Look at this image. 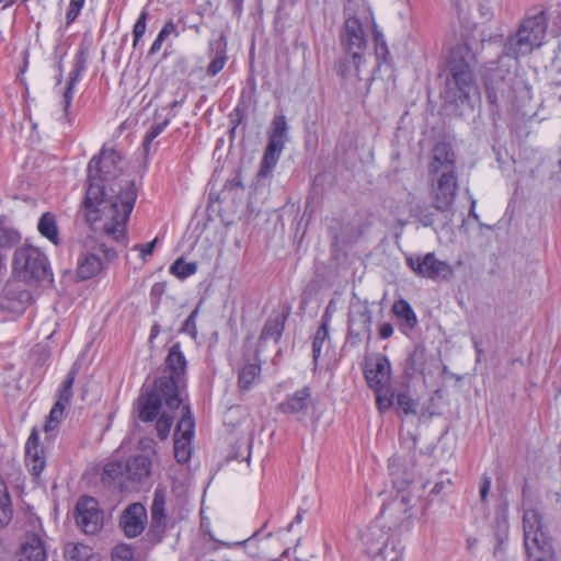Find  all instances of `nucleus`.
Returning a JSON list of instances; mask_svg holds the SVG:
<instances>
[{
    "mask_svg": "<svg viewBox=\"0 0 561 561\" xmlns=\"http://www.w3.org/2000/svg\"><path fill=\"white\" fill-rule=\"evenodd\" d=\"M123 170L122 154L104 146L99 158H92L88 164L84 199L87 220L91 225L100 221L104 233L122 243L125 242L126 222L137 198L134 182L119 180Z\"/></svg>",
    "mask_w": 561,
    "mask_h": 561,
    "instance_id": "nucleus-1",
    "label": "nucleus"
},
{
    "mask_svg": "<svg viewBox=\"0 0 561 561\" xmlns=\"http://www.w3.org/2000/svg\"><path fill=\"white\" fill-rule=\"evenodd\" d=\"M548 27V16L543 10L528 13L522 21L515 35L508 37L505 45V55L500 57L503 65H518V58L531 54L543 45Z\"/></svg>",
    "mask_w": 561,
    "mask_h": 561,
    "instance_id": "nucleus-2",
    "label": "nucleus"
},
{
    "mask_svg": "<svg viewBox=\"0 0 561 561\" xmlns=\"http://www.w3.org/2000/svg\"><path fill=\"white\" fill-rule=\"evenodd\" d=\"M365 378L375 391L377 408L385 412L394 404V394L390 387L391 366L389 359L377 354L365 364Z\"/></svg>",
    "mask_w": 561,
    "mask_h": 561,
    "instance_id": "nucleus-3",
    "label": "nucleus"
},
{
    "mask_svg": "<svg viewBox=\"0 0 561 561\" xmlns=\"http://www.w3.org/2000/svg\"><path fill=\"white\" fill-rule=\"evenodd\" d=\"M165 365L169 376H161L156 379L157 389L165 397V404L169 409H179L183 402L180 396V386L182 377L186 369V359L180 350L179 344H174L165 358Z\"/></svg>",
    "mask_w": 561,
    "mask_h": 561,
    "instance_id": "nucleus-4",
    "label": "nucleus"
},
{
    "mask_svg": "<svg viewBox=\"0 0 561 561\" xmlns=\"http://www.w3.org/2000/svg\"><path fill=\"white\" fill-rule=\"evenodd\" d=\"M13 271L23 282H41L50 278L47 257L37 248L31 245L15 250Z\"/></svg>",
    "mask_w": 561,
    "mask_h": 561,
    "instance_id": "nucleus-5",
    "label": "nucleus"
},
{
    "mask_svg": "<svg viewBox=\"0 0 561 561\" xmlns=\"http://www.w3.org/2000/svg\"><path fill=\"white\" fill-rule=\"evenodd\" d=\"M499 66L491 70L485 81L486 96L489 102L494 106L507 105L514 101V75L508 68H516L512 62L511 66L503 65L497 61Z\"/></svg>",
    "mask_w": 561,
    "mask_h": 561,
    "instance_id": "nucleus-6",
    "label": "nucleus"
},
{
    "mask_svg": "<svg viewBox=\"0 0 561 561\" xmlns=\"http://www.w3.org/2000/svg\"><path fill=\"white\" fill-rule=\"evenodd\" d=\"M111 261L117 256L115 250L93 239L87 240L77 262V277L81 280L96 276L103 268L102 257Z\"/></svg>",
    "mask_w": 561,
    "mask_h": 561,
    "instance_id": "nucleus-7",
    "label": "nucleus"
},
{
    "mask_svg": "<svg viewBox=\"0 0 561 561\" xmlns=\"http://www.w3.org/2000/svg\"><path fill=\"white\" fill-rule=\"evenodd\" d=\"M451 78L447 85L449 91H455L454 100L469 101L471 98H479L480 92L473 78L470 65L462 58L457 60L456 54L450 61Z\"/></svg>",
    "mask_w": 561,
    "mask_h": 561,
    "instance_id": "nucleus-8",
    "label": "nucleus"
},
{
    "mask_svg": "<svg viewBox=\"0 0 561 561\" xmlns=\"http://www.w3.org/2000/svg\"><path fill=\"white\" fill-rule=\"evenodd\" d=\"M524 545L528 558L535 554V551H541L542 554L551 552V543L542 531V518L537 510L529 508L524 512Z\"/></svg>",
    "mask_w": 561,
    "mask_h": 561,
    "instance_id": "nucleus-9",
    "label": "nucleus"
},
{
    "mask_svg": "<svg viewBox=\"0 0 561 561\" xmlns=\"http://www.w3.org/2000/svg\"><path fill=\"white\" fill-rule=\"evenodd\" d=\"M287 121L284 115L275 116L272 121L268 144L263 154L260 176H267L278 162L280 153L285 147V139L287 135Z\"/></svg>",
    "mask_w": 561,
    "mask_h": 561,
    "instance_id": "nucleus-10",
    "label": "nucleus"
},
{
    "mask_svg": "<svg viewBox=\"0 0 561 561\" xmlns=\"http://www.w3.org/2000/svg\"><path fill=\"white\" fill-rule=\"evenodd\" d=\"M458 192L457 175H430V197L433 207L438 211H449Z\"/></svg>",
    "mask_w": 561,
    "mask_h": 561,
    "instance_id": "nucleus-11",
    "label": "nucleus"
},
{
    "mask_svg": "<svg viewBox=\"0 0 561 561\" xmlns=\"http://www.w3.org/2000/svg\"><path fill=\"white\" fill-rule=\"evenodd\" d=\"M407 262L415 274L430 279L448 280L455 273L454 267L448 262L438 260L433 252L410 256Z\"/></svg>",
    "mask_w": 561,
    "mask_h": 561,
    "instance_id": "nucleus-12",
    "label": "nucleus"
},
{
    "mask_svg": "<svg viewBox=\"0 0 561 561\" xmlns=\"http://www.w3.org/2000/svg\"><path fill=\"white\" fill-rule=\"evenodd\" d=\"M342 43L348 54L352 55L354 65L358 72L359 66L363 61V53L366 47L365 33L358 16L347 13V18L344 23Z\"/></svg>",
    "mask_w": 561,
    "mask_h": 561,
    "instance_id": "nucleus-13",
    "label": "nucleus"
},
{
    "mask_svg": "<svg viewBox=\"0 0 561 561\" xmlns=\"http://www.w3.org/2000/svg\"><path fill=\"white\" fill-rule=\"evenodd\" d=\"M195 422L188 407L183 408V415L174 433V457L180 463H185L192 456V439L194 437Z\"/></svg>",
    "mask_w": 561,
    "mask_h": 561,
    "instance_id": "nucleus-14",
    "label": "nucleus"
},
{
    "mask_svg": "<svg viewBox=\"0 0 561 561\" xmlns=\"http://www.w3.org/2000/svg\"><path fill=\"white\" fill-rule=\"evenodd\" d=\"M76 523L88 535L96 534L103 525V514L95 499L80 497L76 505Z\"/></svg>",
    "mask_w": 561,
    "mask_h": 561,
    "instance_id": "nucleus-15",
    "label": "nucleus"
},
{
    "mask_svg": "<svg viewBox=\"0 0 561 561\" xmlns=\"http://www.w3.org/2000/svg\"><path fill=\"white\" fill-rule=\"evenodd\" d=\"M32 301V295L22 279L9 280L2 290L0 307L11 313H22Z\"/></svg>",
    "mask_w": 561,
    "mask_h": 561,
    "instance_id": "nucleus-16",
    "label": "nucleus"
},
{
    "mask_svg": "<svg viewBox=\"0 0 561 561\" xmlns=\"http://www.w3.org/2000/svg\"><path fill=\"white\" fill-rule=\"evenodd\" d=\"M371 335V313L365 306H354L348 314V340L352 344H358L363 336L367 341Z\"/></svg>",
    "mask_w": 561,
    "mask_h": 561,
    "instance_id": "nucleus-17",
    "label": "nucleus"
},
{
    "mask_svg": "<svg viewBox=\"0 0 561 561\" xmlns=\"http://www.w3.org/2000/svg\"><path fill=\"white\" fill-rule=\"evenodd\" d=\"M456 174V158L448 144H437L433 149V158L428 167V175Z\"/></svg>",
    "mask_w": 561,
    "mask_h": 561,
    "instance_id": "nucleus-18",
    "label": "nucleus"
},
{
    "mask_svg": "<svg viewBox=\"0 0 561 561\" xmlns=\"http://www.w3.org/2000/svg\"><path fill=\"white\" fill-rule=\"evenodd\" d=\"M146 522L147 511L145 506L140 503H134L124 511L119 524L124 534L129 538H134L142 533Z\"/></svg>",
    "mask_w": 561,
    "mask_h": 561,
    "instance_id": "nucleus-19",
    "label": "nucleus"
},
{
    "mask_svg": "<svg viewBox=\"0 0 561 561\" xmlns=\"http://www.w3.org/2000/svg\"><path fill=\"white\" fill-rule=\"evenodd\" d=\"M25 462L34 477H39L46 467L44 448L39 445L38 433L33 430L25 444Z\"/></svg>",
    "mask_w": 561,
    "mask_h": 561,
    "instance_id": "nucleus-20",
    "label": "nucleus"
},
{
    "mask_svg": "<svg viewBox=\"0 0 561 561\" xmlns=\"http://www.w3.org/2000/svg\"><path fill=\"white\" fill-rule=\"evenodd\" d=\"M15 561H47L43 539L37 534L26 535L15 556Z\"/></svg>",
    "mask_w": 561,
    "mask_h": 561,
    "instance_id": "nucleus-21",
    "label": "nucleus"
},
{
    "mask_svg": "<svg viewBox=\"0 0 561 561\" xmlns=\"http://www.w3.org/2000/svg\"><path fill=\"white\" fill-rule=\"evenodd\" d=\"M311 407V390L304 387L288 394L287 398L279 403L278 410L284 414H305Z\"/></svg>",
    "mask_w": 561,
    "mask_h": 561,
    "instance_id": "nucleus-22",
    "label": "nucleus"
},
{
    "mask_svg": "<svg viewBox=\"0 0 561 561\" xmlns=\"http://www.w3.org/2000/svg\"><path fill=\"white\" fill-rule=\"evenodd\" d=\"M162 399L165 400V397L157 389V381L154 380L153 389L147 394H142L138 400L139 419L144 422L152 421L159 412Z\"/></svg>",
    "mask_w": 561,
    "mask_h": 561,
    "instance_id": "nucleus-23",
    "label": "nucleus"
},
{
    "mask_svg": "<svg viewBox=\"0 0 561 561\" xmlns=\"http://www.w3.org/2000/svg\"><path fill=\"white\" fill-rule=\"evenodd\" d=\"M151 462L146 456L130 458L125 465L128 479L141 481L150 474Z\"/></svg>",
    "mask_w": 561,
    "mask_h": 561,
    "instance_id": "nucleus-24",
    "label": "nucleus"
},
{
    "mask_svg": "<svg viewBox=\"0 0 561 561\" xmlns=\"http://www.w3.org/2000/svg\"><path fill=\"white\" fill-rule=\"evenodd\" d=\"M362 539L364 543L367 546V552L370 556L375 557L377 551H374L373 547L383 546V542H386L389 539V536L386 531H383L380 524L376 522L367 527L365 533L362 535Z\"/></svg>",
    "mask_w": 561,
    "mask_h": 561,
    "instance_id": "nucleus-25",
    "label": "nucleus"
},
{
    "mask_svg": "<svg viewBox=\"0 0 561 561\" xmlns=\"http://www.w3.org/2000/svg\"><path fill=\"white\" fill-rule=\"evenodd\" d=\"M261 366L257 363L244 364L238 375V387L241 391H248L260 380Z\"/></svg>",
    "mask_w": 561,
    "mask_h": 561,
    "instance_id": "nucleus-26",
    "label": "nucleus"
},
{
    "mask_svg": "<svg viewBox=\"0 0 561 561\" xmlns=\"http://www.w3.org/2000/svg\"><path fill=\"white\" fill-rule=\"evenodd\" d=\"M165 502L167 489L158 486L154 490L153 501L151 505L152 523L157 526H163L165 522Z\"/></svg>",
    "mask_w": 561,
    "mask_h": 561,
    "instance_id": "nucleus-27",
    "label": "nucleus"
},
{
    "mask_svg": "<svg viewBox=\"0 0 561 561\" xmlns=\"http://www.w3.org/2000/svg\"><path fill=\"white\" fill-rule=\"evenodd\" d=\"M84 62H85V55H84L83 51H81V53H79L77 55L76 67H75V69L70 73L68 85H67V88H66V90L64 92V95H62V105H64L65 112H67L68 108L70 107V104H71V101H72V96H73V92H72L73 85L77 82L78 77L80 76V73L84 69Z\"/></svg>",
    "mask_w": 561,
    "mask_h": 561,
    "instance_id": "nucleus-28",
    "label": "nucleus"
},
{
    "mask_svg": "<svg viewBox=\"0 0 561 561\" xmlns=\"http://www.w3.org/2000/svg\"><path fill=\"white\" fill-rule=\"evenodd\" d=\"M37 229L43 237L47 238L54 244L59 243L57 221L51 213L42 215L37 224Z\"/></svg>",
    "mask_w": 561,
    "mask_h": 561,
    "instance_id": "nucleus-29",
    "label": "nucleus"
},
{
    "mask_svg": "<svg viewBox=\"0 0 561 561\" xmlns=\"http://www.w3.org/2000/svg\"><path fill=\"white\" fill-rule=\"evenodd\" d=\"M285 320V316L280 314L268 318L263 327L260 339L262 341L279 340L284 331Z\"/></svg>",
    "mask_w": 561,
    "mask_h": 561,
    "instance_id": "nucleus-30",
    "label": "nucleus"
},
{
    "mask_svg": "<svg viewBox=\"0 0 561 561\" xmlns=\"http://www.w3.org/2000/svg\"><path fill=\"white\" fill-rule=\"evenodd\" d=\"M12 513L13 510L8 486L0 477V527H3L10 522Z\"/></svg>",
    "mask_w": 561,
    "mask_h": 561,
    "instance_id": "nucleus-31",
    "label": "nucleus"
},
{
    "mask_svg": "<svg viewBox=\"0 0 561 561\" xmlns=\"http://www.w3.org/2000/svg\"><path fill=\"white\" fill-rule=\"evenodd\" d=\"M392 310H393V313L398 318H400L404 321L405 325L409 329L415 328V325L417 323V319H416L415 312L413 311L411 305L407 300L400 299V300L396 301L393 304Z\"/></svg>",
    "mask_w": 561,
    "mask_h": 561,
    "instance_id": "nucleus-32",
    "label": "nucleus"
},
{
    "mask_svg": "<svg viewBox=\"0 0 561 561\" xmlns=\"http://www.w3.org/2000/svg\"><path fill=\"white\" fill-rule=\"evenodd\" d=\"M66 407L60 403H55L53 409L47 416L46 423L44 425V432L49 436H54L56 430L58 428L61 420L64 419V412Z\"/></svg>",
    "mask_w": 561,
    "mask_h": 561,
    "instance_id": "nucleus-33",
    "label": "nucleus"
},
{
    "mask_svg": "<svg viewBox=\"0 0 561 561\" xmlns=\"http://www.w3.org/2000/svg\"><path fill=\"white\" fill-rule=\"evenodd\" d=\"M373 550L377 551L375 557L380 556L383 561H399L402 556V550L394 542H389V539L381 547H373Z\"/></svg>",
    "mask_w": 561,
    "mask_h": 561,
    "instance_id": "nucleus-34",
    "label": "nucleus"
},
{
    "mask_svg": "<svg viewBox=\"0 0 561 561\" xmlns=\"http://www.w3.org/2000/svg\"><path fill=\"white\" fill-rule=\"evenodd\" d=\"M197 271V264L194 262H186L183 259H178L171 266L170 272L176 277L184 279Z\"/></svg>",
    "mask_w": 561,
    "mask_h": 561,
    "instance_id": "nucleus-35",
    "label": "nucleus"
},
{
    "mask_svg": "<svg viewBox=\"0 0 561 561\" xmlns=\"http://www.w3.org/2000/svg\"><path fill=\"white\" fill-rule=\"evenodd\" d=\"M329 340V330L327 323H323L316 332L312 342L313 362L317 363L321 356L322 348Z\"/></svg>",
    "mask_w": 561,
    "mask_h": 561,
    "instance_id": "nucleus-36",
    "label": "nucleus"
},
{
    "mask_svg": "<svg viewBox=\"0 0 561 561\" xmlns=\"http://www.w3.org/2000/svg\"><path fill=\"white\" fill-rule=\"evenodd\" d=\"M76 370H70L62 382L61 389L59 390L58 399L56 403H60L64 407H67L70 403L72 398V385L75 382Z\"/></svg>",
    "mask_w": 561,
    "mask_h": 561,
    "instance_id": "nucleus-37",
    "label": "nucleus"
},
{
    "mask_svg": "<svg viewBox=\"0 0 561 561\" xmlns=\"http://www.w3.org/2000/svg\"><path fill=\"white\" fill-rule=\"evenodd\" d=\"M112 561H139L133 548L126 543H119L112 549Z\"/></svg>",
    "mask_w": 561,
    "mask_h": 561,
    "instance_id": "nucleus-38",
    "label": "nucleus"
},
{
    "mask_svg": "<svg viewBox=\"0 0 561 561\" xmlns=\"http://www.w3.org/2000/svg\"><path fill=\"white\" fill-rule=\"evenodd\" d=\"M66 554L75 561H88L91 557V550L84 545H73L67 547Z\"/></svg>",
    "mask_w": 561,
    "mask_h": 561,
    "instance_id": "nucleus-39",
    "label": "nucleus"
},
{
    "mask_svg": "<svg viewBox=\"0 0 561 561\" xmlns=\"http://www.w3.org/2000/svg\"><path fill=\"white\" fill-rule=\"evenodd\" d=\"M169 119H164L161 123H157L150 126L144 138V148L149 151L151 142L164 130L168 126Z\"/></svg>",
    "mask_w": 561,
    "mask_h": 561,
    "instance_id": "nucleus-40",
    "label": "nucleus"
},
{
    "mask_svg": "<svg viewBox=\"0 0 561 561\" xmlns=\"http://www.w3.org/2000/svg\"><path fill=\"white\" fill-rule=\"evenodd\" d=\"M453 491V481L447 473H440L439 480H437L431 490L432 494L446 495Z\"/></svg>",
    "mask_w": 561,
    "mask_h": 561,
    "instance_id": "nucleus-41",
    "label": "nucleus"
},
{
    "mask_svg": "<svg viewBox=\"0 0 561 561\" xmlns=\"http://www.w3.org/2000/svg\"><path fill=\"white\" fill-rule=\"evenodd\" d=\"M173 424V417L168 415L167 413H162L160 417L157 420L156 430L158 436L161 439H165L169 436L170 430Z\"/></svg>",
    "mask_w": 561,
    "mask_h": 561,
    "instance_id": "nucleus-42",
    "label": "nucleus"
},
{
    "mask_svg": "<svg viewBox=\"0 0 561 561\" xmlns=\"http://www.w3.org/2000/svg\"><path fill=\"white\" fill-rule=\"evenodd\" d=\"M147 18L148 13L147 11H142L136 21L134 28H133V36H134V46L137 45L138 41L144 36L147 28Z\"/></svg>",
    "mask_w": 561,
    "mask_h": 561,
    "instance_id": "nucleus-43",
    "label": "nucleus"
},
{
    "mask_svg": "<svg viewBox=\"0 0 561 561\" xmlns=\"http://www.w3.org/2000/svg\"><path fill=\"white\" fill-rule=\"evenodd\" d=\"M396 402L404 414L415 413L416 403L407 393H399L396 398Z\"/></svg>",
    "mask_w": 561,
    "mask_h": 561,
    "instance_id": "nucleus-44",
    "label": "nucleus"
},
{
    "mask_svg": "<svg viewBox=\"0 0 561 561\" xmlns=\"http://www.w3.org/2000/svg\"><path fill=\"white\" fill-rule=\"evenodd\" d=\"M124 469L125 466H123V463L112 461L104 466L103 476L110 480H115L123 473Z\"/></svg>",
    "mask_w": 561,
    "mask_h": 561,
    "instance_id": "nucleus-45",
    "label": "nucleus"
},
{
    "mask_svg": "<svg viewBox=\"0 0 561 561\" xmlns=\"http://www.w3.org/2000/svg\"><path fill=\"white\" fill-rule=\"evenodd\" d=\"M226 61H227V56L224 53L218 54L215 57V59H213L207 67L208 76L214 77L217 73H219L224 69Z\"/></svg>",
    "mask_w": 561,
    "mask_h": 561,
    "instance_id": "nucleus-46",
    "label": "nucleus"
},
{
    "mask_svg": "<svg viewBox=\"0 0 561 561\" xmlns=\"http://www.w3.org/2000/svg\"><path fill=\"white\" fill-rule=\"evenodd\" d=\"M157 241H158V239L156 238V239H153L152 241H150L148 243L136 244L133 248V250L134 251H138L140 257L144 261H146L147 257L150 256L153 253V250L156 248Z\"/></svg>",
    "mask_w": 561,
    "mask_h": 561,
    "instance_id": "nucleus-47",
    "label": "nucleus"
},
{
    "mask_svg": "<svg viewBox=\"0 0 561 561\" xmlns=\"http://www.w3.org/2000/svg\"><path fill=\"white\" fill-rule=\"evenodd\" d=\"M197 313H198L197 310L192 311L191 314L188 316V318L185 320V322L183 324V329H182L183 332L190 334L192 337H195L197 334V329H196Z\"/></svg>",
    "mask_w": 561,
    "mask_h": 561,
    "instance_id": "nucleus-48",
    "label": "nucleus"
},
{
    "mask_svg": "<svg viewBox=\"0 0 561 561\" xmlns=\"http://www.w3.org/2000/svg\"><path fill=\"white\" fill-rule=\"evenodd\" d=\"M391 473L394 477L393 483L398 488V490L403 489V486L405 484H409L412 481V474L411 473H408L402 482L399 481V478L397 477L398 476V468L396 467L394 463L391 465Z\"/></svg>",
    "mask_w": 561,
    "mask_h": 561,
    "instance_id": "nucleus-49",
    "label": "nucleus"
},
{
    "mask_svg": "<svg viewBox=\"0 0 561 561\" xmlns=\"http://www.w3.org/2000/svg\"><path fill=\"white\" fill-rule=\"evenodd\" d=\"M159 35L162 36L163 38H167L170 35L178 36L179 35L178 28H176V25L173 23V21L167 22L163 25V27L161 28V31L159 32Z\"/></svg>",
    "mask_w": 561,
    "mask_h": 561,
    "instance_id": "nucleus-50",
    "label": "nucleus"
},
{
    "mask_svg": "<svg viewBox=\"0 0 561 561\" xmlns=\"http://www.w3.org/2000/svg\"><path fill=\"white\" fill-rule=\"evenodd\" d=\"M376 51L378 56H385L387 53L386 42L379 32L375 33Z\"/></svg>",
    "mask_w": 561,
    "mask_h": 561,
    "instance_id": "nucleus-51",
    "label": "nucleus"
},
{
    "mask_svg": "<svg viewBox=\"0 0 561 561\" xmlns=\"http://www.w3.org/2000/svg\"><path fill=\"white\" fill-rule=\"evenodd\" d=\"M81 9H82L81 7L73 5V4L69 3V9L66 14L67 25L71 24L78 18Z\"/></svg>",
    "mask_w": 561,
    "mask_h": 561,
    "instance_id": "nucleus-52",
    "label": "nucleus"
},
{
    "mask_svg": "<svg viewBox=\"0 0 561 561\" xmlns=\"http://www.w3.org/2000/svg\"><path fill=\"white\" fill-rule=\"evenodd\" d=\"M491 488V479L489 477H483L482 483L480 485V497L482 501L486 500L488 493Z\"/></svg>",
    "mask_w": 561,
    "mask_h": 561,
    "instance_id": "nucleus-53",
    "label": "nucleus"
},
{
    "mask_svg": "<svg viewBox=\"0 0 561 561\" xmlns=\"http://www.w3.org/2000/svg\"><path fill=\"white\" fill-rule=\"evenodd\" d=\"M393 334V328L390 323H383L379 329L381 339H389Z\"/></svg>",
    "mask_w": 561,
    "mask_h": 561,
    "instance_id": "nucleus-54",
    "label": "nucleus"
},
{
    "mask_svg": "<svg viewBox=\"0 0 561 561\" xmlns=\"http://www.w3.org/2000/svg\"><path fill=\"white\" fill-rule=\"evenodd\" d=\"M165 41V38H163L162 36H160L158 34L157 38L154 39V42L152 43L151 47H150V50L149 53L151 55L153 54H157L160 49H161V46H162V43Z\"/></svg>",
    "mask_w": 561,
    "mask_h": 561,
    "instance_id": "nucleus-55",
    "label": "nucleus"
},
{
    "mask_svg": "<svg viewBox=\"0 0 561 561\" xmlns=\"http://www.w3.org/2000/svg\"><path fill=\"white\" fill-rule=\"evenodd\" d=\"M233 4L234 13L241 14L243 0H229Z\"/></svg>",
    "mask_w": 561,
    "mask_h": 561,
    "instance_id": "nucleus-56",
    "label": "nucleus"
},
{
    "mask_svg": "<svg viewBox=\"0 0 561 561\" xmlns=\"http://www.w3.org/2000/svg\"><path fill=\"white\" fill-rule=\"evenodd\" d=\"M16 0H0V7L1 9H7L10 5L14 4Z\"/></svg>",
    "mask_w": 561,
    "mask_h": 561,
    "instance_id": "nucleus-57",
    "label": "nucleus"
},
{
    "mask_svg": "<svg viewBox=\"0 0 561 561\" xmlns=\"http://www.w3.org/2000/svg\"><path fill=\"white\" fill-rule=\"evenodd\" d=\"M85 0H70V4L83 7Z\"/></svg>",
    "mask_w": 561,
    "mask_h": 561,
    "instance_id": "nucleus-58",
    "label": "nucleus"
},
{
    "mask_svg": "<svg viewBox=\"0 0 561 561\" xmlns=\"http://www.w3.org/2000/svg\"><path fill=\"white\" fill-rule=\"evenodd\" d=\"M400 502L401 504H407L409 502V496L405 494H401Z\"/></svg>",
    "mask_w": 561,
    "mask_h": 561,
    "instance_id": "nucleus-59",
    "label": "nucleus"
},
{
    "mask_svg": "<svg viewBox=\"0 0 561 561\" xmlns=\"http://www.w3.org/2000/svg\"><path fill=\"white\" fill-rule=\"evenodd\" d=\"M539 551H535V554L530 559H535L536 561H545L543 557L538 556Z\"/></svg>",
    "mask_w": 561,
    "mask_h": 561,
    "instance_id": "nucleus-60",
    "label": "nucleus"
},
{
    "mask_svg": "<svg viewBox=\"0 0 561 561\" xmlns=\"http://www.w3.org/2000/svg\"><path fill=\"white\" fill-rule=\"evenodd\" d=\"M474 347H476V350L478 351V353H480V352H481V350L479 348V343H478L477 341H474Z\"/></svg>",
    "mask_w": 561,
    "mask_h": 561,
    "instance_id": "nucleus-61",
    "label": "nucleus"
},
{
    "mask_svg": "<svg viewBox=\"0 0 561 561\" xmlns=\"http://www.w3.org/2000/svg\"><path fill=\"white\" fill-rule=\"evenodd\" d=\"M181 102H182V101H174V102L172 103V106H178L179 104H181Z\"/></svg>",
    "mask_w": 561,
    "mask_h": 561,
    "instance_id": "nucleus-62",
    "label": "nucleus"
},
{
    "mask_svg": "<svg viewBox=\"0 0 561 561\" xmlns=\"http://www.w3.org/2000/svg\"><path fill=\"white\" fill-rule=\"evenodd\" d=\"M296 520H297V522H300V520H301V516H300L299 514L296 516Z\"/></svg>",
    "mask_w": 561,
    "mask_h": 561,
    "instance_id": "nucleus-63",
    "label": "nucleus"
}]
</instances>
